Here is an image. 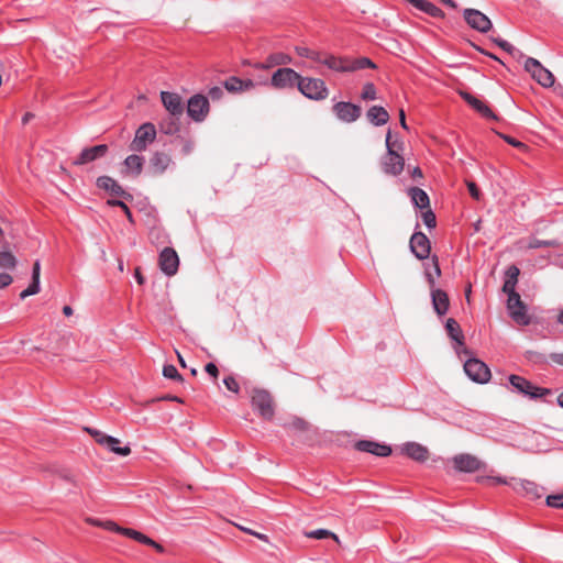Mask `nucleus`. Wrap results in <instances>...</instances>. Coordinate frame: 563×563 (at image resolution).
Segmentation results:
<instances>
[{
  "mask_svg": "<svg viewBox=\"0 0 563 563\" xmlns=\"http://www.w3.org/2000/svg\"><path fill=\"white\" fill-rule=\"evenodd\" d=\"M297 88L306 98L311 100H324L329 95L325 82L320 78L300 76Z\"/></svg>",
  "mask_w": 563,
  "mask_h": 563,
  "instance_id": "5",
  "label": "nucleus"
},
{
  "mask_svg": "<svg viewBox=\"0 0 563 563\" xmlns=\"http://www.w3.org/2000/svg\"><path fill=\"white\" fill-rule=\"evenodd\" d=\"M223 384L225 385V387H227L230 391H232V393H234V394H238V393L240 391V385H239L238 380L235 379V377H233V376H231V375H230V376L224 377V379H223Z\"/></svg>",
  "mask_w": 563,
  "mask_h": 563,
  "instance_id": "49",
  "label": "nucleus"
},
{
  "mask_svg": "<svg viewBox=\"0 0 563 563\" xmlns=\"http://www.w3.org/2000/svg\"><path fill=\"white\" fill-rule=\"evenodd\" d=\"M120 534L125 536L130 539H133L142 544H147L150 542V537L145 536L144 533L131 529V528H124L123 530H120Z\"/></svg>",
  "mask_w": 563,
  "mask_h": 563,
  "instance_id": "38",
  "label": "nucleus"
},
{
  "mask_svg": "<svg viewBox=\"0 0 563 563\" xmlns=\"http://www.w3.org/2000/svg\"><path fill=\"white\" fill-rule=\"evenodd\" d=\"M508 379L514 390L525 396H528L531 399L542 398L551 394V389L537 387L530 380L522 376L512 374L509 376Z\"/></svg>",
  "mask_w": 563,
  "mask_h": 563,
  "instance_id": "7",
  "label": "nucleus"
},
{
  "mask_svg": "<svg viewBox=\"0 0 563 563\" xmlns=\"http://www.w3.org/2000/svg\"><path fill=\"white\" fill-rule=\"evenodd\" d=\"M501 137L510 145L517 148H526V144L518 141L517 139L510 136V135H501Z\"/></svg>",
  "mask_w": 563,
  "mask_h": 563,
  "instance_id": "53",
  "label": "nucleus"
},
{
  "mask_svg": "<svg viewBox=\"0 0 563 563\" xmlns=\"http://www.w3.org/2000/svg\"><path fill=\"white\" fill-rule=\"evenodd\" d=\"M361 99L364 101H372L377 99V89L373 82H366L363 86Z\"/></svg>",
  "mask_w": 563,
  "mask_h": 563,
  "instance_id": "40",
  "label": "nucleus"
},
{
  "mask_svg": "<svg viewBox=\"0 0 563 563\" xmlns=\"http://www.w3.org/2000/svg\"><path fill=\"white\" fill-rule=\"evenodd\" d=\"M523 301L521 300V297L518 292H512L508 295L507 299V309L516 308L517 306H520Z\"/></svg>",
  "mask_w": 563,
  "mask_h": 563,
  "instance_id": "50",
  "label": "nucleus"
},
{
  "mask_svg": "<svg viewBox=\"0 0 563 563\" xmlns=\"http://www.w3.org/2000/svg\"><path fill=\"white\" fill-rule=\"evenodd\" d=\"M156 139V128L153 123H143L136 131L133 141L130 144L132 152H143L147 148L148 144L153 143Z\"/></svg>",
  "mask_w": 563,
  "mask_h": 563,
  "instance_id": "10",
  "label": "nucleus"
},
{
  "mask_svg": "<svg viewBox=\"0 0 563 563\" xmlns=\"http://www.w3.org/2000/svg\"><path fill=\"white\" fill-rule=\"evenodd\" d=\"M366 118L375 126L384 125L390 119L389 113L382 106H372L366 112Z\"/></svg>",
  "mask_w": 563,
  "mask_h": 563,
  "instance_id": "28",
  "label": "nucleus"
},
{
  "mask_svg": "<svg viewBox=\"0 0 563 563\" xmlns=\"http://www.w3.org/2000/svg\"><path fill=\"white\" fill-rule=\"evenodd\" d=\"M516 285L515 283L512 282H504V286H503V291L507 295L509 294H512V292H517L516 291Z\"/></svg>",
  "mask_w": 563,
  "mask_h": 563,
  "instance_id": "57",
  "label": "nucleus"
},
{
  "mask_svg": "<svg viewBox=\"0 0 563 563\" xmlns=\"http://www.w3.org/2000/svg\"><path fill=\"white\" fill-rule=\"evenodd\" d=\"M124 165L137 176L143 170L144 158L136 154H132L124 159Z\"/></svg>",
  "mask_w": 563,
  "mask_h": 563,
  "instance_id": "35",
  "label": "nucleus"
},
{
  "mask_svg": "<svg viewBox=\"0 0 563 563\" xmlns=\"http://www.w3.org/2000/svg\"><path fill=\"white\" fill-rule=\"evenodd\" d=\"M103 527L110 531H114V532H118L120 533V530H123L124 528L118 526L114 521H106L103 523Z\"/></svg>",
  "mask_w": 563,
  "mask_h": 563,
  "instance_id": "58",
  "label": "nucleus"
},
{
  "mask_svg": "<svg viewBox=\"0 0 563 563\" xmlns=\"http://www.w3.org/2000/svg\"><path fill=\"white\" fill-rule=\"evenodd\" d=\"M463 18L467 25L477 32L487 33L493 27L490 19L479 10L464 9Z\"/></svg>",
  "mask_w": 563,
  "mask_h": 563,
  "instance_id": "13",
  "label": "nucleus"
},
{
  "mask_svg": "<svg viewBox=\"0 0 563 563\" xmlns=\"http://www.w3.org/2000/svg\"><path fill=\"white\" fill-rule=\"evenodd\" d=\"M327 52H320V51H313L311 49L310 52V55H309V59L318 63V64H322V59L324 58V55H325Z\"/></svg>",
  "mask_w": 563,
  "mask_h": 563,
  "instance_id": "55",
  "label": "nucleus"
},
{
  "mask_svg": "<svg viewBox=\"0 0 563 563\" xmlns=\"http://www.w3.org/2000/svg\"><path fill=\"white\" fill-rule=\"evenodd\" d=\"M96 185L98 188L110 192L112 196L122 197L128 200L133 199V196L130 192L125 191L115 179L109 176L98 177Z\"/></svg>",
  "mask_w": 563,
  "mask_h": 563,
  "instance_id": "21",
  "label": "nucleus"
},
{
  "mask_svg": "<svg viewBox=\"0 0 563 563\" xmlns=\"http://www.w3.org/2000/svg\"><path fill=\"white\" fill-rule=\"evenodd\" d=\"M519 268L516 265H510L505 272V282L518 283Z\"/></svg>",
  "mask_w": 563,
  "mask_h": 563,
  "instance_id": "47",
  "label": "nucleus"
},
{
  "mask_svg": "<svg viewBox=\"0 0 563 563\" xmlns=\"http://www.w3.org/2000/svg\"><path fill=\"white\" fill-rule=\"evenodd\" d=\"M252 409L264 420L271 421L275 416V400L264 388L254 387L250 390Z\"/></svg>",
  "mask_w": 563,
  "mask_h": 563,
  "instance_id": "4",
  "label": "nucleus"
},
{
  "mask_svg": "<svg viewBox=\"0 0 563 563\" xmlns=\"http://www.w3.org/2000/svg\"><path fill=\"white\" fill-rule=\"evenodd\" d=\"M16 260L14 255L9 251L0 252V267L14 268Z\"/></svg>",
  "mask_w": 563,
  "mask_h": 563,
  "instance_id": "41",
  "label": "nucleus"
},
{
  "mask_svg": "<svg viewBox=\"0 0 563 563\" xmlns=\"http://www.w3.org/2000/svg\"><path fill=\"white\" fill-rule=\"evenodd\" d=\"M107 144H99L91 147L84 148L80 154L73 162L74 165L80 166L88 163L95 162L98 158L103 157L108 153Z\"/></svg>",
  "mask_w": 563,
  "mask_h": 563,
  "instance_id": "19",
  "label": "nucleus"
},
{
  "mask_svg": "<svg viewBox=\"0 0 563 563\" xmlns=\"http://www.w3.org/2000/svg\"><path fill=\"white\" fill-rule=\"evenodd\" d=\"M291 57L285 53H273L268 55L265 63L256 64L255 67L258 69H268L274 66L288 65L291 63Z\"/></svg>",
  "mask_w": 563,
  "mask_h": 563,
  "instance_id": "32",
  "label": "nucleus"
},
{
  "mask_svg": "<svg viewBox=\"0 0 563 563\" xmlns=\"http://www.w3.org/2000/svg\"><path fill=\"white\" fill-rule=\"evenodd\" d=\"M86 430L92 435L98 444L107 448L110 452L120 456H128L131 454V448L129 445L121 446V441L118 438L108 435L96 429L86 428Z\"/></svg>",
  "mask_w": 563,
  "mask_h": 563,
  "instance_id": "9",
  "label": "nucleus"
},
{
  "mask_svg": "<svg viewBox=\"0 0 563 563\" xmlns=\"http://www.w3.org/2000/svg\"><path fill=\"white\" fill-rule=\"evenodd\" d=\"M161 271L167 276H174L179 267V257L173 247H164L158 256Z\"/></svg>",
  "mask_w": 563,
  "mask_h": 563,
  "instance_id": "15",
  "label": "nucleus"
},
{
  "mask_svg": "<svg viewBox=\"0 0 563 563\" xmlns=\"http://www.w3.org/2000/svg\"><path fill=\"white\" fill-rule=\"evenodd\" d=\"M12 283L11 275L7 273H0V289L8 287Z\"/></svg>",
  "mask_w": 563,
  "mask_h": 563,
  "instance_id": "56",
  "label": "nucleus"
},
{
  "mask_svg": "<svg viewBox=\"0 0 563 563\" xmlns=\"http://www.w3.org/2000/svg\"><path fill=\"white\" fill-rule=\"evenodd\" d=\"M548 507L563 509V494L549 495L545 499Z\"/></svg>",
  "mask_w": 563,
  "mask_h": 563,
  "instance_id": "45",
  "label": "nucleus"
},
{
  "mask_svg": "<svg viewBox=\"0 0 563 563\" xmlns=\"http://www.w3.org/2000/svg\"><path fill=\"white\" fill-rule=\"evenodd\" d=\"M408 195L410 196L411 201L416 208L420 210L430 208L429 196L423 189L419 187H411L408 190Z\"/></svg>",
  "mask_w": 563,
  "mask_h": 563,
  "instance_id": "31",
  "label": "nucleus"
},
{
  "mask_svg": "<svg viewBox=\"0 0 563 563\" xmlns=\"http://www.w3.org/2000/svg\"><path fill=\"white\" fill-rule=\"evenodd\" d=\"M432 268H433V273L437 277L441 276V268H440L439 258L437 255L432 256Z\"/></svg>",
  "mask_w": 563,
  "mask_h": 563,
  "instance_id": "59",
  "label": "nucleus"
},
{
  "mask_svg": "<svg viewBox=\"0 0 563 563\" xmlns=\"http://www.w3.org/2000/svg\"><path fill=\"white\" fill-rule=\"evenodd\" d=\"M460 96L467 104H470L474 110H476L483 118L490 119V120H497V117L492 111V109L486 103H484L482 100H479L475 96H473L472 93L466 92V91H461Z\"/></svg>",
  "mask_w": 563,
  "mask_h": 563,
  "instance_id": "23",
  "label": "nucleus"
},
{
  "mask_svg": "<svg viewBox=\"0 0 563 563\" xmlns=\"http://www.w3.org/2000/svg\"><path fill=\"white\" fill-rule=\"evenodd\" d=\"M434 273L430 272L428 268H426V278L431 289H434L435 280H434Z\"/></svg>",
  "mask_w": 563,
  "mask_h": 563,
  "instance_id": "64",
  "label": "nucleus"
},
{
  "mask_svg": "<svg viewBox=\"0 0 563 563\" xmlns=\"http://www.w3.org/2000/svg\"><path fill=\"white\" fill-rule=\"evenodd\" d=\"M303 536L309 539H317V540L331 538L336 543H340L339 537L328 529H317V530H312V531H305Z\"/></svg>",
  "mask_w": 563,
  "mask_h": 563,
  "instance_id": "36",
  "label": "nucleus"
},
{
  "mask_svg": "<svg viewBox=\"0 0 563 563\" xmlns=\"http://www.w3.org/2000/svg\"><path fill=\"white\" fill-rule=\"evenodd\" d=\"M487 479L489 482H492L494 485L503 484V485H511L512 486V484H514V483L507 482L504 477H500V476L488 477Z\"/></svg>",
  "mask_w": 563,
  "mask_h": 563,
  "instance_id": "60",
  "label": "nucleus"
},
{
  "mask_svg": "<svg viewBox=\"0 0 563 563\" xmlns=\"http://www.w3.org/2000/svg\"><path fill=\"white\" fill-rule=\"evenodd\" d=\"M161 100L165 109L169 114L176 119H179L185 110V104L181 97L176 92L162 91Z\"/></svg>",
  "mask_w": 563,
  "mask_h": 563,
  "instance_id": "17",
  "label": "nucleus"
},
{
  "mask_svg": "<svg viewBox=\"0 0 563 563\" xmlns=\"http://www.w3.org/2000/svg\"><path fill=\"white\" fill-rule=\"evenodd\" d=\"M466 375L475 383L485 384L490 378L489 367L478 358H468L464 364Z\"/></svg>",
  "mask_w": 563,
  "mask_h": 563,
  "instance_id": "12",
  "label": "nucleus"
},
{
  "mask_svg": "<svg viewBox=\"0 0 563 563\" xmlns=\"http://www.w3.org/2000/svg\"><path fill=\"white\" fill-rule=\"evenodd\" d=\"M445 330L451 340L456 342L459 345L464 344L463 331L461 329V325L459 324V322L455 319L449 318L446 320Z\"/></svg>",
  "mask_w": 563,
  "mask_h": 563,
  "instance_id": "33",
  "label": "nucleus"
},
{
  "mask_svg": "<svg viewBox=\"0 0 563 563\" xmlns=\"http://www.w3.org/2000/svg\"><path fill=\"white\" fill-rule=\"evenodd\" d=\"M416 9L427 13L432 18H444V12L434 3L428 0H407Z\"/></svg>",
  "mask_w": 563,
  "mask_h": 563,
  "instance_id": "30",
  "label": "nucleus"
},
{
  "mask_svg": "<svg viewBox=\"0 0 563 563\" xmlns=\"http://www.w3.org/2000/svg\"><path fill=\"white\" fill-rule=\"evenodd\" d=\"M421 217H422L423 223L429 229L435 228V225H437V218H435L434 212L430 208H428L424 211H422Z\"/></svg>",
  "mask_w": 563,
  "mask_h": 563,
  "instance_id": "46",
  "label": "nucleus"
},
{
  "mask_svg": "<svg viewBox=\"0 0 563 563\" xmlns=\"http://www.w3.org/2000/svg\"><path fill=\"white\" fill-rule=\"evenodd\" d=\"M511 319L519 325H529L531 323V317L528 314L527 305L522 302L516 308L509 309Z\"/></svg>",
  "mask_w": 563,
  "mask_h": 563,
  "instance_id": "34",
  "label": "nucleus"
},
{
  "mask_svg": "<svg viewBox=\"0 0 563 563\" xmlns=\"http://www.w3.org/2000/svg\"><path fill=\"white\" fill-rule=\"evenodd\" d=\"M401 452L417 462H424L429 457V450L420 443L407 442L401 448Z\"/></svg>",
  "mask_w": 563,
  "mask_h": 563,
  "instance_id": "25",
  "label": "nucleus"
},
{
  "mask_svg": "<svg viewBox=\"0 0 563 563\" xmlns=\"http://www.w3.org/2000/svg\"><path fill=\"white\" fill-rule=\"evenodd\" d=\"M179 119L174 117L169 118L167 121H164L159 124V130L162 133L167 135H173L179 131Z\"/></svg>",
  "mask_w": 563,
  "mask_h": 563,
  "instance_id": "37",
  "label": "nucleus"
},
{
  "mask_svg": "<svg viewBox=\"0 0 563 563\" xmlns=\"http://www.w3.org/2000/svg\"><path fill=\"white\" fill-rule=\"evenodd\" d=\"M224 88L231 93L244 92L256 86V82L250 78L241 79L236 76H231L223 81Z\"/></svg>",
  "mask_w": 563,
  "mask_h": 563,
  "instance_id": "24",
  "label": "nucleus"
},
{
  "mask_svg": "<svg viewBox=\"0 0 563 563\" xmlns=\"http://www.w3.org/2000/svg\"><path fill=\"white\" fill-rule=\"evenodd\" d=\"M285 428L290 431L306 432L310 429V424L298 417H295L289 423L285 424Z\"/></svg>",
  "mask_w": 563,
  "mask_h": 563,
  "instance_id": "39",
  "label": "nucleus"
},
{
  "mask_svg": "<svg viewBox=\"0 0 563 563\" xmlns=\"http://www.w3.org/2000/svg\"><path fill=\"white\" fill-rule=\"evenodd\" d=\"M512 489L529 498L530 500L540 499L543 496L544 488L539 486L537 483L528 479L515 481Z\"/></svg>",
  "mask_w": 563,
  "mask_h": 563,
  "instance_id": "18",
  "label": "nucleus"
},
{
  "mask_svg": "<svg viewBox=\"0 0 563 563\" xmlns=\"http://www.w3.org/2000/svg\"><path fill=\"white\" fill-rule=\"evenodd\" d=\"M454 467L460 472L473 473L481 468L482 462L471 454H459L453 457Z\"/></svg>",
  "mask_w": 563,
  "mask_h": 563,
  "instance_id": "22",
  "label": "nucleus"
},
{
  "mask_svg": "<svg viewBox=\"0 0 563 563\" xmlns=\"http://www.w3.org/2000/svg\"><path fill=\"white\" fill-rule=\"evenodd\" d=\"M498 47H500L503 51L507 52L514 57H523V54L506 40L498 38Z\"/></svg>",
  "mask_w": 563,
  "mask_h": 563,
  "instance_id": "43",
  "label": "nucleus"
},
{
  "mask_svg": "<svg viewBox=\"0 0 563 563\" xmlns=\"http://www.w3.org/2000/svg\"><path fill=\"white\" fill-rule=\"evenodd\" d=\"M310 52H311V49H310V48H308V47H305V46H297V47H296V53H297L299 56H301V57L309 58Z\"/></svg>",
  "mask_w": 563,
  "mask_h": 563,
  "instance_id": "62",
  "label": "nucleus"
},
{
  "mask_svg": "<svg viewBox=\"0 0 563 563\" xmlns=\"http://www.w3.org/2000/svg\"><path fill=\"white\" fill-rule=\"evenodd\" d=\"M558 243L553 240H538L534 239L530 242V247L540 249V247H554Z\"/></svg>",
  "mask_w": 563,
  "mask_h": 563,
  "instance_id": "48",
  "label": "nucleus"
},
{
  "mask_svg": "<svg viewBox=\"0 0 563 563\" xmlns=\"http://www.w3.org/2000/svg\"><path fill=\"white\" fill-rule=\"evenodd\" d=\"M354 449L360 452L371 453L379 457H386L391 454V448L371 440H360L354 443Z\"/></svg>",
  "mask_w": 563,
  "mask_h": 563,
  "instance_id": "20",
  "label": "nucleus"
},
{
  "mask_svg": "<svg viewBox=\"0 0 563 563\" xmlns=\"http://www.w3.org/2000/svg\"><path fill=\"white\" fill-rule=\"evenodd\" d=\"M333 113L343 122H355L362 113V108L355 103L347 101H339L332 107Z\"/></svg>",
  "mask_w": 563,
  "mask_h": 563,
  "instance_id": "14",
  "label": "nucleus"
},
{
  "mask_svg": "<svg viewBox=\"0 0 563 563\" xmlns=\"http://www.w3.org/2000/svg\"><path fill=\"white\" fill-rule=\"evenodd\" d=\"M107 203L109 206H111V207H119V208L123 209V212L125 213L129 222L130 223H134L132 212H131L130 208L128 207V205L124 201L117 200V199H110V200L107 201Z\"/></svg>",
  "mask_w": 563,
  "mask_h": 563,
  "instance_id": "44",
  "label": "nucleus"
},
{
  "mask_svg": "<svg viewBox=\"0 0 563 563\" xmlns=\"http://www.w3.org/2000/svg\"><path fill=\"white\" fill-rule=\"evenodd\" d=\"M300 75L296 70H294L292 68L283 67L274 71L269 82L268 79L266 78L264 80L258 81V84L271 85L275 89H286L297 87Z\"/></svg>",
  "mask_w": 563,
  "mask_h": 563,
  "instance_id": "6",
  "label": "nucleus"
},
{
  "mask_svg": "<svg viewBox=\"0 0 563 563\" xmlns=\"http://www.w3.org/2000/svg\"><path fill=\"white\" fill-rule=\"evenodd\" d=\"M163 375L166 378L184 383V377L178 373L177 368L172 364L164 365Z\"/></svg>",
  "mask_w": 563,
  "mask_h": 563,
  "instance_id": "42",
  "label": "nucleus"
},
{
  "mask_svg": "<svg viewBox=\"0 0 563 563\" xmlns=\"http://www.w3.org/2000/svg\"><path fill=\"white\" fill-rule=\"evenodd\" d=\"M431 299L434 311L438 316H444L450 308V299L448 294L439 288L431 289Z\"/></svg>",
  "mask_w": 563,
  "mask_h": 563,
  "instance_id": "26",
  "label": "nucleus"
},
{
  "mask_svg": "<svg viewBox=\"0 0 563 563\" xmlns=\"http://www.w3.org/2000/svg\"><path fill=\"white\" fill-rule=\"evenodd\" d=\"M224 92L221 87L214 86L209 89L208 97L212 100H220L223 97Z\"/></svg>",
  "mask_w": 563,
  "mask_h": 563,
  "instance_id": "51",
  "label": "nucleus"
},
{
  "mask_svg": "<svg viewBox=\"0 0 563 563\" xmlns=\"http://www.w3.org/2000/svg\"><path fill=\"white\" fill-rule=\"evenodd\" d=\"M321 65L336 73H352L365 68H377V65L365 56L352 58L349 56H335L330 53H325Z\"/></svg>",
  "mask_w": 563,
  "mask_h": 563,
  "instance_id": "2",
  "label": "nucleus"
},
{
  "mask_svg": "<svg viewBox=\"0 0 563 563\" xmlns=\"http://www.w3.org/2000/svg\"><path fill=\"white\" fill-rule=\"evenodd\" d=\"M40 261H35L32 268V282L26 289L20 292V299H25L29 296L36 295L40 292Z\"/></svg>",
  "mask_w": 563,
  "mask_h": 563,
  "instance_id": "29",
  "label": "nucleus"
},
{
  "mask_svg": "<svg viewBox=\"0 0 563 563\" xmlns=\"http://www.w3.org/2000/svg\"><path fill=\"white\" fill-rule=\"evenodd\" d=\"M410 251L418 260H426L430 256L431 243L428 236L418 231L415 232L409 241Z\"/></svg>",
  "mask_w": 563,
  "mask_h": 563,
  "instance_id": "16",
  "label": "nucleus"
},
{
  "mask_svg": "<svg viewBox=\"0 0 563 563\" xmlns=\"http://www.w3.org/2000/svg\"><path fill=\"white\" fill-rule=\"evenodd\" d=\"M321 65L336 73H352L365 68H377V65L365 56L352 58L349 56H335L330 53H325Z\"/></svg>",
  "mask_w": 563,
  "mask_h": 563,
  "instance_id": "1",
  "label": "nucleus"
},
{
  "mask_svg": "<svg viewBox=\"0 0 563 563\" xmlns=\"http://www.w3.org/2000/svg\"><path fill=\"white\" fill-rule=\"evenodd\" d=\"M172 158L164 152H155L150 159V169L154 175L163 174L170 165Z\"/></svg>",
  "mask_w": 563,
  "mask_h": 563,
  "instance_id": "27",
  "label": "nucleus"
},
{
  "mask_svg": "<svg viewBox=\"0 0 563 563\" xmlns=\"http://www.w3.org/2000/svg\"><path fill=\"white\" fill-rule=\"evenodd\" d=\"M209 100L203 95H195L187 102V113L195 122H202L209 113Z\"/></svg>",
  "mask_w": 563,
  "mask_h": 563,
  "instance_id": "11",
  "label": "nucleus"
},
{
  "mask_svg": "<svg viewBox=\"0 0 563 563\" xmlns=\"http://www.w3.org/2000/svg\"><path fill=\"white\" fill-rule=\"evenodd\" d=\"M205 371H206V373H208L214 379H217L218 376H219V369H218V366L214 363L206 364Z\"/></svg>",
  "mask_w": 563,
  "mask_h": 563,
  "instance_id": "54",
  "label": "nucleus"
},
{
  "mask_svg": "<svg viewBox=\"0 0 563 563\" xmlns=\"http://www.w3.org/2000/svg\"><path fill=\"white\" fill-rule=\"evenodd\" d=\"M550 360L553 363L563 366V352L562 353H551L550 354Z\"/></svg>",
  "mask_w": 563,
  "mask_h": 563,
  "instance_id": "61",
  "label": "nucleus"
},
{
  "mask_svg": "<svg viewBox=\"0 0 563 563\" xmlns=\"http://www.w3.org/2000/svg\"><path fill=\"white\" fill-rule=\"evenodd\" d=\"M467 189H468L470 195L475 200H479L482 194H481L479 188L477 187V185L474 181H467Z\"/></svg>",
  "mask_w": 563,
  "mask_h": 563,
  "instance_id": "52",
  "label": "nucleus"
},
{
  "mask_svg": "<svg viewBox=\"0 0 563 563\" xmlns=\"http://www.w3.org/2000/svg\"><path fill=\"white\" fill-rule=\"evenodd\" d=\"M525 69L542 87L550 88L554 85L555 79L553 74L548 68H545L538 59L533 57H527L525 62Z\"/></svg>",
  "mask_w": 563,
  "mask_h": 563,
  "instance_id": "8",
  "label": "nucleus"
},
{
  "mask_svg": "<svg viewBox=\"0 0 563 563\" xmlns=\"http://www.w3.org/2000/svg\"><path fill=\"white\" fill-rule=\"evenodd\" d=\"M146 545L154 548L158 553L165 552V548L161 543L156 542L155 540H153L151 538H150V542H147Z\"/></svg>",
  "mask_w": 563,
  "mask_h": 563,
  "instance_id": "63",
  "label": "nucleus"
},
{
  "mask_svg": "<svg viewBox=\"0 0 563 563\" xmlns=\"http://www.w3.org/2000/svg\"><path fill=\"white\" fill-rule=\"evenodd\" d=\"M386 148L387 153L383 157V170L386 174L397 176L405 167V159L400 152L404 148V143L400 141H391V131L388 130L386 134Z\"/></svg>",
  "mask_w": 563,
  "mask_h": 563,
  "instance_id": "3",
  "label": "nucleus"
}]
</instances>
